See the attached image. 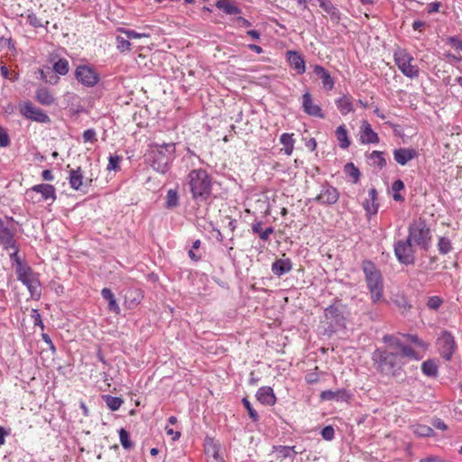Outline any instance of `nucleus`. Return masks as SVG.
I'll use <instances>...</instances> for the list:
<instances>
[{
	"instance_id": "f257e3e1",
	"label": "nucleus",
	"mask_w": 462,
	"mask_h": 462,
	"mask_svg": "<svg viewBox=\"0 0 462 462\" xmlns=\"http://www.w3.org/2000/svg\"><path fill=\"white\" fill-rule=\"evenodd\" d=\"M183 189L198 203H208L212 199L214 180L202 168L191 170L183 180Z\"/></svg>"
},
{
	"instance_id": "f03ea898",
	"label": "nucleus",
	"mask_w": 462,
	"mask_h": 462,
	"mask_svg": "<svg viewBox=\"0 0 462 462\" xmlns=\"http://www.w3.org/2000/svg\"><path fill=\"white\" fill-rule=\"evenodd\" d=\"M175 143H152L146 154L151 167L159 173H166L175 159Z\"/></svg>"
},
{
	"instance_id": "7ed1b4c3",
	"label": "nucleus",
	"mask_w": 462,
	"mask_h": 462,
	"mask_svg": "<svg viewBox=\"0 0 462 462\" xmlns=\"http://www.w3.org/2000/svg\"><path fill=\"white\" fill-rule=\"evenodd\" d=\"M362 270L371 294V300L376 303L383 295V282L381 272L370 260H364L362 262Z\"/></svg>"
},
{
	"instance_id": "20e7f679",
	"label": "nucleus",
	"mask_w": 462,
	"mask_h": 462,
	"mask_svg": "<svg viewBox=\"0 0 462 462\" xmlns=\"http://www.w3.org/2000/svg\"><path fill=\"white\" fill-rule=\"evenodd\" d=\"M373 360L377 365V369L385 374L395 375L404 365L398 352L376 349L373 353Z\"/></svg>"
},
{
	"instance_id": "39448f33",
	"label": "nucleus",
	"mask_w": 462,
	"mask_h": 462,
	"mask_svg": "<svg viewBox=\"0 0 462 462\" xmlns=\"http://www.w3.org/2000/svg\"><path fill=\"white\" fill-rule=\"evenodd\" d=\"M408 239L423 250H428L431 241L430 228L422 218L414 220L408 228Z\"/></svg>"
},
{
	"instance_id": "423d86ee",
	"label": "nucleus",
	"mask_w": 462,
	"mask_h": 462,
	"mask_svg": "<svg viewBox=\"0 0 462 462\" xmlns=\"http://www.w3.org/2000/svg\"><path fill=\"white\" fill-rule=\"evenodd\" d=\"M16 222L12 217H0V246L5 250L15 247Z\"/></svg>"
},
{
	"instance_id": "0eeeda50",
	"label": "nucleus",
	"mask_w": 462,
	"mask_h": 462,
	"mask_svg": "<svg viewBox=\"0 0 462 462\" xmlns=\"http://www.w3.org/2000/svg\"><path fill=\"white\" fill-rule=\"evenodd\" d=\"M414 58L405 50H399L394 53V61L402 73L410 79L419 77L420 69L417 65L412 64Z\"/></svg>"
},
{
	"instance_id": "6e6552de",
	"label": "nucleus",
	"mask_w": 462,
	"mask_h": 462,
	"mask_svg": "<svg viewBox=\"0 0 462 462\" xmlns=\"http://www.w3.org/2000/svg\"><path fill=\"white\" fill-rule=\"evenodd\" d=\"M346 309V305L341 303L339 300H335L333 304L324 310L325 319L330 324V327H345Z\"/></svg>"
},
{
	"instance_id": "1a4fd4ad",
	"label": "nucleus",
	"mask_w": 462,
	"mask_h": 462,
	"mask_svg": "<svg viewBox=\"0 0 462 462\" xmlns=\"http://www.w3.org/2000/svg\"><path fill=\"white\" fill-rule=\"evenodd\" d=\"M74 76L80 84L87 88L96 86L100 80L97 70L88 65H79L75 69Z\"/></svg>"
},
{
	"instance_id": "9d476101",
	"label": "nucleus",
	"mask_w": 462,
	"mask_h": 462,
	"mask_svg": "<svg viewBox=\"0 0 462 462\" xmlns=\"http://www.w3.org/2000/svg\"><path fill=\"white\" fill-rule=\"evenodd\" d=\"M437 346L440 356L447 361H449L456 349L457 343L455 337L449 331H442L440 336L437 339Z\"/></svg>"
},
{
	"instance_id": "9b49d317",
	"label": "nucleus",
	"mask_w": 462,
	"mask_h": 462,
	"mask_svg": "<svg viewBox=\"0 0 462 462\" xmlns=\"http://www.w3.org/2000/svg\"><path fill=\"white\" fill-rule=\"evenodd\" d=\"M19 110L25 118L32 121L42 124L51 122L50 116L41 108L34 106L30 101L20 104Z\"/></svg>"
},
{
	"instance_id": "f8f14e48",
	"label": "nucleus",
	"mask_w": 462,
	"mask_h": 462,
	"mask_svg": "<svg viewBox=\"0 0 462 462\" xmlns=\"http://www.w3.org/2000/svg\"><path fill=\"white\" fill-rule=\"evenodd\" d=\"M394 253L400 263L406 265L413 263V249L411 242L408 238L406 240H399L396 242L394 245Z\"/></svg>"
},
{
	"instance_id": "ddd939ff",
	"label": "nucleus",
	"mask_w": 462,
	"mask_h": 462,
	"mask_svg": "<svg viewBox=\"0 0 462 462\" xmlns=\"http://www.w3.org/2000/svg\"><path fill=\"white\" fill-rule=\"evenodd\" d=\"M338 199V190L328 183H325L321 187L320 193L313 200L321 205H334L337 202Z\"/></svg>"
},
{
	"instance_id": "4468645a",
	"label": "nucleus",
	"mask_w": 462,
	"mask_h": 462,
	"mask_svg": "<svg viewBox=\"0 0 462 462\" xmlns=\"http://www.w3.org/2000/svg\"><path fill=\"white\" fill-rule=\"evenodd\" d=\"M83 180L84 174L80 167H78L77 169H71L69 171V183L72 189L83 191L84 189H87L88 186H90L92 179L87 180L85 182Z\"/></svg>"
},
{
	"instance_id": "2eb2a0df",
	"label": "nucleus",
	"mask_w": 462,
	"mask_h": 462,
	"mask_svg": "<svg viewBox=\"0 0 462 462\" xmlns=\"http://www.w3.org/2000/svg\"><path fill=\"white\" fill-rule=\"evenodd\" d=\"M302 108L303 111L309 116L324 118L325 115L322 112L321 107L316 105L309 92H306L302 96Z\"/></svg>"
},
{
	"instance_id": "dca6fc26",
	"label": "nucleus",
	"mask_w": 462,
	"mask_h": 462,
	"mask_svg": "<svg viewBox=\"0 0 462 462\" xmlns=\"http://www.w3.org/2000/svg\"><path fill=\"white\" fill-rule=\"evenodd\" d=\"M394 161L402 165H406L409 162L418 157V152L413 148H398L393 150Z\"/></svg>"
},
{
	"instance_id": "f3484780",
	"label": "nucleus",
	"mask_w": 462,
	"mask_h": 462,
	"mask_svg": "<svg viewBox=\"0 0 462 462\" xmlns=\"http://www.w3.org/2000/svg\"><path fill=\"white\" fill-rule=\"evenodd\" d=\"M286 55L291 67L297 72V74H303L306 70L303 57L298 51H288Z\"/></svg>"
},
{
	"instance_id": "a211bd4d",
	"label": "nucleus",
	"mask_w": 462,
	"mask_h": 462,
	"mask_svg": "<svg viewBox=\"0 0 462 462\" xmlns=\"http://www.w3.org/2000/svg\"><path fill=\"white\" fill-rule=\"evenodd\" d=\"M360 141L362 143H378L379 136L372 129L371 125L367 121H364L360 130Z\"/></svg>"
},
{
	"instance_id": "6ab92c4d",
	"label": "nucleus",
	"mask_w": 462,
	"mask_h": 462,
	"mask_svg": "<svg viewBox=\"0 0 462 462\" xmlns=\"http://www.w3.org/2000/svg\"><path fill=\"white\" fill-rule=\"evenodd\" d=\"M292 269V262L289 258H282L275 260L272 264V272L274 275L281 277Z\"/></svg>"
},
{
	"instance_id": "aec40b11",
	"label": "nucleus",
	"mask_w": 462,
	"mask_h": 462,
	"mask_svg": "<svg viewBox=\"0 0 462 462\" xmlns=\"http://www.w3.org/2000/svg\"><path fill=\"white\" fill-rule=\"evenodd\" d=\"M256 399L264 405H274L276 402V397L273 388L269 386H263L258 389L256 393Z\"/></svg>"
},
{
	"instance_id": "412c9836",
	"label": "nucleus",
	"mask_w": 462,
	"mask_h": 462,
	"mask_svg": "<svg viewBox=\"0 0 462 462\" xmlns=\"http://www.w3.org/2000/svg\"><path fill=\"white\" fill-rule=\"evenodd\" d=\"M364 208L369 215H375L378 211L377 191L372 188L368 191V198L363 203Z\"/></svg>"
},
{
	"instance_id": "4be33fe9",
	"label": "nucleus",
	"mask_w": 462,
	"mask_h": 462,
	"mask_svg": "<svg viewBox=\"0 0 462 462\" xmlns=\"http://www.w3.org/2000/svg\"><path fill=\"white\" fill-rule=\"evenodd\" d=\"M313 71L321 79L325 88L331 90L334 88V79L324 67L317 64L314 66Z\"/></svg>"
},
{
	"instance_id": "5701e85b",
	"label": "nucleus",
	"mask_w": 462,
	"mask_h": 462,
	"mask_svg": "<svg viewBox=\"0 0 462 462\" xmlns=\"http://www.w3.org/2000/svg\"><path fill=\"white\" fill-rule=\"evenodd\" d=\"M32 190L40 193L43 200L54 201L56 199L55 188L51 184H38L33 186Z\"/></svg>"
},
{
	"instance_id": "b1692460",
	"label": "nucleus",
	"mask_w": 462,
	"mask_h": 462,
	"mask_svg": "<svg viewBox=\"0 0 462 462\" xmlns=\"http://www.w3.org/2000/svg\"><path fill=\"white\" fill-rule=\"evenodd\" d=\"M143 299L142 292L139 289L129 288L125 291V301L129 309L138 305Z\"/></svg>"
},
{
	"instance_id": "393cba45",
	"label": "nucleus",
	"mask_w": 462,
	"mask_h": 462,
	"mask_svg": "<svg viewBox=\"0 0 462 462\" xmlns=\"http://www.w3.org/2000/svg\"><path fill=\"white\" fill-rule=\"evenodd\" d=\"M216 7L230 15H236L242 13V10L232 0H218L216 3Z\"/></svg>"
},
{
	"instance_id": "a878e982",
	"label": "nucleus",
	"mask_w": 462,
	"mask_h": 462,
	"mask_svg": "<svg viewBox=\"0 0 462 462\" xmlns=\"http://www.w3.org/2000/svg\"><path fill=\"white\" fill-rule=\"evenodd\" d=\"M35 100L42 106H51L55 102V97L46 88H40L35 92Z\"/></svg>"
},
{
	"instance_id": "bb28decb",
	"label": "nucleus",
	"mask_w": 462,
	"mask_h": 462,
	"mask_svg": "<svg viewBox=\"0 0 462 462\" xmlns=\"http://www.w3.org/2000/svg\"><path fill=\"white\" fill-rule=\"evenodd\" d=\"M101 295L104 300L108 302L107 310L109 311L115 312L116 314L120 313V307L116 302V297L113 291L109 288H104L101 291Z\"/></svg>"
},
{
	"instance_id": "cd10ccee",
	"label": "nucleus",
	"mask_w": 462,
	"mask_h": 462,
	"mask_svg": "<svg viewBox=\"0 0 462 462\" xmlns=\"http://www.w3.org/2000/svg\"><path fill=\"white\" fill-rule=\"evenodd\" d=\"M319 7L322 8L331 18V20L338 23L341 19L340 11L329 0H321Z\"/></svg>"
},
{
	"instance_id": "c85d7f7f",
	"label": "nucleus",
	"mask_w": 462,
	"mask_h": 462,
	"mask_svg": "<svg viewBox=\"0 0 462 462\" xmlns=\"http://www.w3.org/2000/svg\"><path fill=\"white\" fill-rule=\"evenodd\" d=\"M336 105L342 115H347L354 111V106L352 103V97L344 95L336 100Z\"/></svg>"
},
{
	"instance_id": "c756f323",
	"label": "nucleus",
	"mask_w": 462,
	"mask_h": 462,
	"mask_svg": "<svg viewBox=\"0 0 462 462\" xmlns=\"http://www.w3.org/2000/svg\"><path fill=\"white\" fill-rule=\"evenodd\" d=\"M17 279L23 283H27V280L35 277L32 269L26 263H23L15 268Z\"/></svg>"
},
{
	"instance_id": "7c9ffc66",
	"label": "nucleus",
	"mask_w": 462,
	"mask_h": 462,
	"mask_svg": "<svg viewBox=\"0 0 462 462\" xmlns=\"http://www.w3.org/2000/svg\"><path fill=\"white\" fill-rule=\"evenodd\" d=\"M273 452L278 454L279 457L289 458L293 460L299 453L295 450V447L290 446H273Z\"/></svg>"
},
{
	"instance_id": "2f4dec72",
	"label": "nucleus",
	"mask_w": 462,
	"mask_h": 462,
	"mask_svg": "<svg viewBox=\"0 0 462 462\" xmlns=\"http://www.w3.org/2000/svg\"><path fill=\"white\" fill-rule=\"evenodd\" d=\"M369 164L382 170L386 166V160L383 152L373 151L368 156Z\"/></svg>"
},
{
	"instance_id": "473e14b6",
	"label": "nucleus",
	"mask_w": 462,
	"mask_h": 462,
	"mask_svg": "<svg viewBox=\"0 0 462 462\" xmlns=\"http://www.w3.org/2000/svg\"><path fill=\"white\" fill-rule=\"evenodd\" d=\"M421 371L429 377H436L439 374V367L435 360L428 359L421 364Z\"/></svg>"
},
{
	"instance_id": "72a5a7b5",
	"label": "nucleus",
	"mask_w": 462,
	"mask_h": 462,
	"mask_svg": "<svg viewBox=\"0 0 462 462\" xmlns=\"http://www.w3.org/2000/svg\"><path fill=\"white\" fill-rule=\"evenodd\" d=\"M335 134H336V137L338 141L339 146L342 149H346L350 146L351 143H350V140L348 139L347 131L344 125H339L336 129Z\"/></svg>"
},
{
	"instance_id": "f704fd0d",
	"label": "nucleus",
	"mask_w": 462,
	"mask_h": 462,
	"mask_svg": "<svg viewBox=\"0 0 462 462\" xmlns=\"http://www.w3.org/2000/svg\"><path fill=\"white\" fill-rule=\"evenodd\" d=\"M280 142L283 145L285 154L291 155L295 143V140L293 139V134H282L280 137Z\"/></svg>"
},
{
	"instance_id": "c9c22d12",
	"label": "nucleus",
	"mask_w": 462,
	"mask_h": 462,
	"mask_svg": "<svg viewBox=\"0 0 462 462\" xmlns=\"http://www.w3.org/2000/svg\"><path fill=\"white\" fill-rule=\"evenodd\" d=\"M400 356H402V360L406 357L411 360H420L421 356L419 355L417 351H415L411 346L403 344L402 347L399 349Z\"/></svg>"
},
{
	"instance_id": "e433bc0d",
	"label": "nucleus",
	"mask_w": 462,
	"mask_h": 462,
	"mask_svg": "<svg viewBox=\"0 0 462 462\" xmlns=\"http://www.w3.org/2000/svg\"><path fill=\"white\" fill-rule=\"evenodd\" d=\"M402 337L412 343L415 346L426 350L429 344L420 339L416 334H401Z\"/></svg>"
},
{
	"instance_id": "4c0bfd02",
	"label": "nucleus",
	"mask_w": 462,
	"mask_h": 462,
	"mask_svg": "<svg viewBox=\"0 0 462 462\" xmlns=\"http://www.w3.org/2000/svg\"><path fill=\"white\" fill-rule=\"evenodd\" d=\"M344 172L353 179L354 183H357L360 179V171L356 168L353 162H347L344 166Z\"/></svg>"
},
{
	"instance_id": "58836bf2",
	"label": "nucleus",
	"mask_w": 462,
	"mask_h": 462,
	"mask_svg": "<svg viewBox=\"0 0 462 462\" xmlns=\"http://www.w3.org/2000/svg\"><path fill=\"white\" fill-rule=\"evenodd\" d=\"M69 61L66 59H59L53 64V71L56 74L64 76L69 72Z\"/></svg>"
},
{
	"instance_id": "ea45409f",
	"label": "nucleus",
	"mask_w": 462,
	"mask_h": 462,
	"mask_svg": "<svg viewBox=\"0 0 462 462\" xmlns=\"http://www.w3.org/2000/svg\"><path fill=\"white\" fill-rule=\"evenodd\" d=\"M412 432L418 437L434 436L433 429L427 425H415L412 427Z\"/></svg>"
},
{
	"instance_id": "a19ab883",
	"label": "nucleus",
	"mask_w": 462,
	"mask_h": 462,
	"mask_svg": "<svg viewBox=\"0 0 462 462\" xmlns=\"http://www.w3.org/2000/svg\"><path fill=\"white\" fill-rule=\"evenodd\" d=\"M104 399H105L106 404L111 411H117L123 403V401L121 398L112 396V395H105Z\"/></svg>"
},
{
	"instance_id": "79ce46f5",
	"label": "nucleus",
	"mask_w": 462,
	"mask_h": 462,
	"mask_svg": "<svg viewBox=\"0 0 462 462\" xmlns=\"http://www.w3.org/2000/svg\"><path fill=\"white\" fill-rule=\"evenodd\" d=\"M179 205V195L177 190L169 189L166 196V208H173Z\"/></svg>"
},
{
	"instance_id": "37998d69",
	"label": "nucleus",
	"mask_w": 462,
	"mask_h": 462,
	"mask_svg": "<svg viewBox=\"0 0 462 462\" xmlns=\"http://www.w3.org/2000/svg\"><path fill=\"white\" fill-rule=\"evenodd\" d=\"M438 250L441 254H447L452 250V245L448 237L442 236L439 239Z\"/></svg>"
},
{
	"instance_id": "c03bdc74",
	"label": "nucleus",
	"mask_w": 462,
	"mask_h": 462,
	"mask_svg": "<svg viewBox=\"0 0 462 462\" xmlns=\"http://www.w3.org/2000/svg\"><path fill=\"white\" fill-rule=\"evenodd\" d=\"M404 189V183L402 180H396L393 181L392 185V189L393 191V198L395 201H402L404 198L399 194V191Z\"/></svg>"
},
{
	"instance_id": "a18cd8bd",
	"label": "nucleus",
	"mask_w": 462,
	"mask_h": 462,
	"mask_svg": "<svg viewBox=\"0 0 462 462\" xmlns=\"http://www.w3.org/2000/svg\"><path fill=\"white\" fill-rule=\"evenodd\" d=\"M117 31L125 34L128 39H140V38H149L150 37V33L136 32L134 30H129V29H125V28H122V27L118 28Z\"/></svg>"
},
{
	"instance_id": "49530a36",
	"label": "nucleus",
	"mask_w": 462,
	"mask_h": 462,
	"mask_svg": "<svg viewBox=\"0 0 462 462\" xmlns=\"http://www.w3.org/2000/svg\"><path fill=\"white\" fill-rule=\"evenodd\" d=\"M120 443L125 449H130L133 448V442L130 439L129 433L125 429L119 430Z\"/></svg>"
},
{
	"instance_id": "de8ad7c7",
	"label": "nucleus",
	"mask_w": 462,
	"mask_h": 462,
	"mask_svg": "<svg viewBox=\"0 0 462 462\" xmlns=\"http://www.w3.org/2000/svg\"><path fill=\"white\" fill-rule=\"evenodd\" d=\"M242 402L248 411V415L251 418V420L254 422L259 420V415L257 411L253 408L251 402L248 401L247 398H243Z\"/></svg>"
},
{
	"instance_id": "09e8293b",
	"label": "nucleus",
	"mask_w": 462,
	"mask_h": 462,
	"mask_svg": "<svg viewBox=\"0 0 462 462\" xmlns=\"http://www.w3.org/2000/svg\"><path fill=\"white\" fill-rule=\"evenodd\" d=\"M116 47L121 52L130 51L131 43L128 40H126L121 36H116Z\"/></svg>"
},
{
	"instance_id": "8fccbe9b",
	"label": "nucleus",
	"mask_w": 462,
	"mask_h": 462,
	"mask_svg": "<svg viewBox=\"0 0 462 462\" xmlns=\"http://www.w3.org/2000/svg\"><path fill=\"white\" fill-rule=\"evenodd\" d=\"M83 141L85 143H95L97 142V133L95 129L90 128L83 132L82 134Z\"/></svg>"
},
{
	"instance_id": "3c124183",
	"label": "nucleus",
	"mask_w": 462,
	"mask_h": 462,
	"mask_svg": "<svg viewBox=\"0 0 462 462\" xmlns=\"http://www.w3.org/2000/svg\"><path fill=\"white\" fill-rule=\"evenodd\" d=\"M27 22L31 26L34 28L44 27L42 20L38 18V16L33 13H31L27 15Z\"/></svg>"
},
{
	"instance_id": "603ef678",
	"label": "nucleus",
	"mask_w": 462,
	"mask_h": 462,
	"mask_svg": "<svg viewBox=\"0 0 462 462\" xmlns=\"http://www.w3.org/2000/svg\"><path fill=\"white\" fill-rule=\"evenodd\" d=\"M121 157L118 155H110L108 159V164H107V171H116L118 166L119 162H121Z\"/></svg>"
},
{
	"instance_id": "864d4df0",
	"label": "nucleus",
	"mask_w": 462,
	"mask_h": 462,
	"mask_svg": "<svg viewBox=\"0 0 462 462\" xmlns=\"http://www.w3.org/2000/svg\"><path fill=\"white\" fill-rule=\"evenodd\" d=\"M442 303V300L438 296L430 297L427 302V306L430 310H438Z\"/></svg>"
},
{
	"instance_id": "5fc2aeb1",
	"label": "nucleus",
	"mask_w": 462,
	"mask_h": 462,
	"mask_svg": "<svg viewBox=\"0 0 462 462\" xmlns=\"http://www.w3.org/2000/svg\"><path fill=\"white\" fill-rule=\"evenodd\" d=\"M321 436L325 440H332L335 437V430L332 426H326L321 430Z\"/></svg>"
},
{
	"instance_id": "6e6d98bb",
	"label": "nucleus",
	"mask_w": 462,
	"mask_h": 462,
	"mask_svg": "<svg viewBox=\"0 0 462 462\" xmlns=\"http://www.w3.org/2000/svg\"><path fill=\"white\" fill-rule=\"evenodd\" d=\"M49 73H51L50 78L46 76L43 70H41V79L51 85L57 84L60 78L57 75L53 74L52 71H50Z\"/></svg>"
},
{
	"instance_id": "4d7b16f0",
	"label": "nucleus",
	"mask_w": 462,
	"mask_h": 462,
	"mask_svg": "<svg viewBox=\"0 0 462 462\" xmlns=\"http://www.w3.org/2000/svg\"><path fill=\"white\" fill-rule=\"evenodd\" d=\"M23 284L27 287V289L31 292L32 296L34 295L35 291H37V289L39 287V282H38L37 279H35L34 277L28 279L27 283H23Z\"/></svg>"
},
{
	"instance_id": "13d9d810",
	"label": "nucleus",
	"mask_w": 462,
	"mask_h": 462,
	"mask_svg": "<svg viewBox=\"0 0 462 462\" xmlns=\"http://www.w3.org/2000/svg\"><path fill=\"white\" fill-rule=\"evenodd\" d=\"M10 249L14 250V252L10 254L11 261L14 263L16 266L23 264V263L18 255L19 248L17 244H15V247H10Z\"/></svg>"
},
{
	"instance_id": "bf43d9fd",
	"label": "nucleus",
	"mask_w": 462,
	"mask_h": 462,
	"mask_svg": "<svg viewBox=\"0 0 462 462\" xmlns=\"http://www.w3.org/2000/svg\"><path fill=\"white\" fill-rule=\"evenodd\" d=\"M340 394V392H333V391H323L320 393V397L322 400L331 401L338 399V395Z\"/></svg>"
},
{
	"instance_id": "052dcab7",
	"label": "nucleus",
	"mask_w": 462,
	"mask_h": 462,
	"mask_svg": "<svg viewBox=\"0 0 462 462\" xmlns=\"http://www.w3.org/2000/svg\"><path fill=\"white\" fill-rule=\"evenodd\" d=\"M448 42L456 50L462 51V40H460L458 37L451 36L448 39Z\"/></svg>"
},
{
	"instance_id": "680f3d73",
	"label": "nucleus",
	"mask_w": 462,
	"mask_h": 462,
	"mask_svg": "<svg viewBox=\"0 0 462 462\" xmlns=\"http://www.w3.org/2000/svg\"><path fill=\"white\" fill-rule=\"evenodd\" d=\"M419 462H449L439 456L430 455L420 459Z\"/></svg>"
},
{
	"instance_id": "e2e57ef3",
	"label": "nucleus",
	"mask_w": 462,
	"mask_h": 462,
	"mask_svg": "<svg viewBox=\"0 0 462 462\" xmlns=\"http://www.w3.org/2000/svg\"><path fill=\"white\" fill-rule=\"evenodd\" d=\"M234 23L238 27H250L252 25V23L247 19L242 16L234 18Z\"/></svg>"
},
{
	"instance_id": "0e129e2a",
	"label": "nucleus",
	"mask_w": 462,
	"mask_h": 462,
	"mask_svg": "<svg viewBox=\"0 0 462 462\" xmlns=\"http://www.w3.org/2000/svg\"><path fill=\"white\" fill-rule=\"evenodd\" d=\"M32 318L33 319V323L35 326H40L42 328H43V323L41 318V314L38 312L37 310H32Z\"/></svg>"
},
{
	"instance_id": "69168bd1",
	"label": "nucleus",
	"mask_w": 462,
	"mask_h": 462,
	"mask_svg": "<svg viewBox=\"0 0 462 462\" xmlns=\"http://www.w3.org/2000/svg\"><path fill=\"white\" fill-rule=\"evenodd\" d=\"M262 226H263L262 221H255L251 226L252 232L255 235H258L260 238H261V233H263V231L264 230L262 228Z\"/></svg>"
},
{
	"instance_id": "338daca9",
	"label": "nucleus",
	"mask_w": 462,
	"mask_h": 462,
	"mask_svg": "<svg viewBox=\"0 0 462 462\" xmlns=\"http://www.w3.org/2000/svg\"><path fill=\"white\" fill-rule=\"evenodd\" d=\"M441 6V3L440 2H432V3H430L428 5H427V12L429 14H433V13H437L439 11V7Z\"/></svg>"
},
{
	"instance_id": "774afa93",
	"label": "nucleus",
	"mask_w": 462,
	"mask_h": 462,
	"mask_svg": "<svg viewBox=\"0 0 462 462\" xmlns=\"http://www.w3.org/2000/svg\"><path fill=\"white\" fill-rule=\"evenodd\" d=\"M433 427L440 430H446L448 429L447 424L441 419H434L432 421Z\"/></svg>"
}]
</instances>
